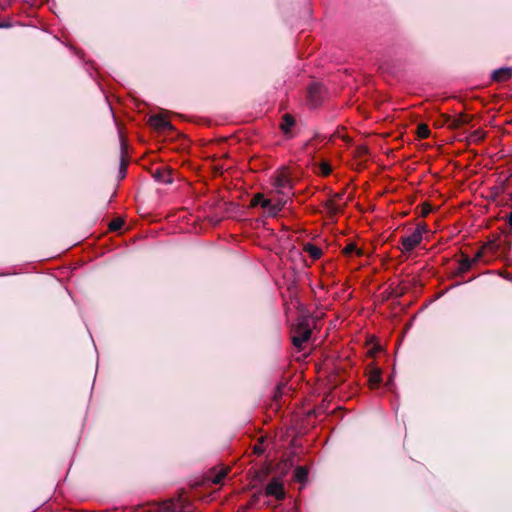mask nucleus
<instances>
[{
  "label": "nucleus",
  "mask_w": 512,
  "mask_h": 512,
  "mask_svg": "<svg viewBox=\"0 0 512 512\" xmlns=\"http://www.w3.org/2000/svg\"><path fill=\"white\" fill-rule=\"evenodd\" d=\"M368 381H369V384H370L371 388L378 387L379 384L382 381L381 371L380 370H374L373 372H371L370 375H369Z\"/></svg>",
  "instance_id": "obj_15"
},
{
  "label": "nucleus",
  "mask_w": 512,
  "mask_h": 512,
  "mask_svg": "<svg viewBox=\"0 0 512 512\" xmlns=\"http://www.w3.org/2000/svg\"><path fill=\"white\" fill-rule=\"evenodd\" d=\"M285 205V202L282 200H278L277 202L273 203L270 200V205L267 207H263V209L266 210L268 216L275 217L278 215V213L283 209Z\"/></svg>",
  "instance_id": "obj_10"
},
{
  "label": "nucleus",
  "mask_w": 512,
  "mask_h": 512,
  "mask_svg": "<svg viewBox=\"0 0 512 512\" xmlns=\"http://www.w3.org/2000/svg\"><path fill=\"white\" fill-rule=\"evenodd\" d=\"M294 477L299 482H305L308 478V470L303 466H299L295 469Z\"/></svg>",
  "instance_id": "obj_16"
},
{
  "label": "nucleus",
  "mask_w": 512,
  "mask_h": 512,
  "mask_svg": "<svg viewBox=\"0 0 512 512\" xmlns=\"http://www.w3.org/2000/svg\"><path fill=\"white\" fill-rule=\"evenodd\" d=\"M303 251L307 253L313 260H318L322 256L321 248L310 242L304 244Z\"/></svg>",
  "instance_id": "obj_9"
},
{
  "label": "nucleus",
  "mask_w": 512,
  "mask_h": 512,
  "mask_svg": "<svg viewBox=\"0 0 512 512\" xmlns=\"http://www.w3.org/2000/svg\"><path fill=\"white\" fill-rule=\"evenodd\" d=\"M327 205L332 212L336 213L339 210V208L332 201H330Z\"/></svg>",
  "instance_id": "obj_25"
},
{
  "label": "nucleus",
  "mask_w": 512,
  "mask_h": 512,
  "mask_svg": "<svg viewBox=\"0 0 512 512\" xmlns=\"http://www.w3.org/2000/svg\"><path fill=\"white\" fill-rule=\"evenodd\" d=\"M124 166H125L124 161H122L121 162V171L124 169Z\"/></svg>",
  "instance_id": "obj_31"
},
{
  "label": "nucleus",
  "mask_w": 512,
  "mask_h": 512,
  "mask_svg": "<svg viewBox=\"0 0 512 512\" xmlns=\"http://www.w3.org/2000/svg\"><path fill=\"white\" fill-rule=\"evenodd\" d=\"M503 276H504L507 280L512 281V275H510V274H505V275H503Z\"/></svg>",
  "instance_id": "obj_30"
},
{
  "label": "nucleus",
  "mask_w": 512,
  "mask_h": 512,
  "mask_svg": "<svg viewBox=\"0 0 512 512\" xmlns=\"http://www.w3.org/2000/svg\"><path fill=\"white\" fill-rule=\"evenodd\" d=\"M508 223L512 226V211L510 212L508 216Z\"/></svg>",
  "instance_id": "obj_28"
},
{
  "label": "nucleus",
  "mask_w": 512,
  "mask_h": 512,
  "mask_svg": "<svg viewBox=\"0 0 512 512\" xmlns=\"http://www.w3.org/2000/svg\"><path fill=\"white\" fill-rule=\"evenodd\" d=\"M257 499H258V496L256 494L253 495L252 500L248 503V505L245 507V509L250 508L257 501Z\"/></svg>",
  "instance_id": "obj_26"
},
{
  "label": "nucleus",
  "mask_w": 512,
  "mask_h": 512,
  "mask_svg": "<svg viewBox=\"0 0 512 512\" xmlns=\"http://www.w3.org/2000/svg\"><path fill=\"white\" fill-rule=\"evenodd\" d=\"M484 132L482 130H475L469 135V141L471 142H480L484 139Z\"/></svg>",
  "instance_id": "obj_20"
},
{
  "label": "nucleus",
  "mask_w": 512,
  "mask_h": 512,
  "mask_svg": "<svg viewBox=\"0 0 512 512\" xmlns=\"http://www.w3.org/2000/svg\"><path fill=\"white\" fill-rule=\"evenodd\" d=\"M311 333L310 319L304 316L300 317L292 329L291 339L294 347L300 350L302 345L310 339Z\"/></svg>",
  "instance_id": "obj_1"
},
{
  "label": "nucleus",
  "mask_w": 512,
  "mask_h": 512,
  "mask_svg": "<svg viewBox=\"0 0 512 512\" xmlns=\"http://www.w3.org/2000/svg\"><path fill=\"white\" fill-rule=\"evenodd\" d=\"M455 118H456L457 122H459L460 126L466 125L470 122V117L465 114H460Z\"/></svg>",
  "instance_id": "obj_21"
},
{
  "label": "nucleus",
  "mask_w": 512,
  "mask_h": 512,
  "mask_svg": "<svg viewBox=\"0 0 512 512\" xmlns=\"http://www.w3.org/2000/svg\"><path fill=\"white\" fill-rule=\"evenodd\" d=\"M417 135L421 139H426L430 136L429 127L426 124H419L417 127Z\"/></svg>",
  "instance_id": "obj_18"
},
{
  "label": "nucleus",
  "mask_w": 512,
  "mask_h": 512,
  "mask_svg": "<svg viewBox=\"0 0 512 512\" xmlns=\"http://www.w3.org/2000/svg\"><path fill=\"white\" fill-rule=\"evenodd\" d=\"M150 124L159 130L172 129V125L167 118L162 115H153L150 117Z\"/></svg>",
  "instance_id": "obj_7"
},
{
  "label": "nucleus",
  "mask_w": 512,
  "mask_h": 512,
  "mask_svg": "<svg viewBox=\"0 0 512 512\" xmlns=\"http://www.w3.org/2000/svg\"><path fill=\"white\" fill-rule=\"evenodd\" d=\"M444 122L451 129H458L461 127L456 118L449 115H444Z\"/></svg>",
  "instance_id": "obj_19"
},
{
  "label": "nucleus",
  "mask_w": 512,
  "mask_h": 512,
  "mask_svg": "<svg viewBox=\"0 0 512 512\" xmlns=\"http://www.w3.org/2000/svg\"><path fill=\"white\" fill-rule=\"evenodd\" d=\"M282 389H284V385H278L277 388H276V391L274 393V400L275 401H278L279 398L282 396Z\"/></svg>",
  "instance_id": "obj_22"
},
{
  "label": "nucleus",
  "mask_w": 512,
  "mask_h": 512,
  "mask_svg": "<svg viewBox=\"0 0 512 512\" xmlns=\"http://www.w3.org/2000/svg\"><path fill=\"white\" fill-rule=\"evenodd\" d=\"M228 469L222 468L218 472H216L214 475L211 476V481L213 484H220L222 483L223 479L227 476Z\"/></svg>",
  "instance_id": "obj_17"
},
{
  "label": "nucleus",
  "mask_w": 512,
  "mask_h": 512,
  "mask_svg": "<svg viewBox=\"0 0 512 512\" xmlns=\"http://www.w3.org/2000/svg\"><path fill=\"white\" fill-rule=\"evenodd\" d=\"M251 205L252 206L260 205L262 208L267 207L270 205V199H266V198H264L263 194L257 193L253 196V198L251 200Z\"/></svg>",
  "instance_id": "obj_14"
},
{
  "label": "nucleus",
  "mask_w": 512,
  "mask_h": 512,
  "mask_svg": "<svg viewBox=\"0 0 512 512\" xmlns=\"http://www.w3.org/2000/svg\"><path fill=\"white\" fill-rule=\"evenodd\" d=\"M154 177L157 181L162 183H172L173 181L171 173L164 169H157Z\"/></svg>",
  "instance_id": "obj_12"
},
{
  "label": "nucleus",
  "mask_w": 512,
  "mask_h": 512,
  "mask_svg": "<svg viewBox=\"0 0 512 512\" xmlns=\"http://www.w3.org/2000/svg\"><path fill=\"white\" fill-rule=\"evenodd\" d=\"M342 252L346 256H351L352 254H355L356 256L361 257L363 255L362 249L358 248L355 243L347 244Z\"/></svg>",
  "instance_id": "obj_13"
},
{
  "label": "nucleus",
  "mask_w": 512,
  "mask_h": 512,
  "mask_svg": "<svg viewBox=\"0 0 512 512\" xmlns=\"http://www.w3.org/2000/svg\"><path fill=\"white\" fill-rule=\"evenodd\" d=\"M482 251H478L473 258H469L468 256L463 257L459 262V272L465 273L471 269L473 264L477 263L482 259Z\"/></svg>",
  "instance_id": "obj_5"
},
{
  "label": "nucleus",
  "mask_w": 512,
  "mask_h": 512,
  "mask_svg": "<svg viewBox=\"0 0 512 512\" xmlns=\"http://www.w3.org/2000/svg\"><path fill=\"white\" fill-rule=\"evenodd\" d=\"M264 494L268 497H273L277 501H282L286 497V492L283 482L278 478H272L265 487Z\"/></svg>",
  "instance_id": "obj_3"
},
{
  "label": "nucleus",
  "mask_w": 512,
  "mask_h": 512,
  "mask_svg": "<svg viewBox=\"0 0 512 512\" xmlns=\"http://www.w3.org/2000/svg\"><path fill=\"white\" fill-rule=\"evenodd\" d=\"M121 225H122V222H120V221H114V222H112V223H111L110 228H111L112 230H116V229L120 228V227H121Z\"/></svg>",
  "instance_id": "obj_24"
},
{
  "label": "nucleus",
  "mask_w": 512,
  "mask_h": 512,
  "mask_svg": "<svg viewBox=\"0 0 512 512\" xmlns=\"http://www.w3.org/2000/svg\"><path fill=\"white\" fill-rule=\"evenodd\" d=\"M428 231V226L424 222L418 223L415 230L411 234L401 237L400 243L402 245V251L404 253L412 252L421 244L423 235Z\"/></svg>",
  "instance_id": "obj_2"
},
{
  "label": "nucleus",
  "mask_w": 512,
  "mask_h": 512,
  "mask_svg": "<svg viewBox=\"0 0 512 512\" xmlns=\"http://www.w3.org/2000/svg\"><path fill=\"white\" fill-rule=\"evenodd\" d=\"M322 91V87L320 84H313L308 89V97L311 103L316 106L319 103V95Z\"/></svg>",
  "instance_id": "obj_11"
},
{
  "label": "nucleus",
  "mask_w": 512,
  "mask_h": 512,
  "mask_svg": "<svg viewBox=\"0 0 512 512\" xmlns=\"http://www.w3.org/2000/svg\"><path fill=\"white\" fill-rule=\"evenodd\" d=\"M295 125V119L290 114H284L280 123V129L287 138H291V130Z\"/></svg>",
  "instance_id": "obj_6"
},
{
  "label": "nucleus",
  "mask_w": 512,
  "mask_h": 512,
  "mask_svg": "<svg viewBox=\"0 0 512 512\" xmlns=\"http://www.w3.org/2000/svg\"><path fill=\"white\" fill-rule=\"evenodd\" d=\"M120 141H121V148L123 150L125 148V141L122 136H120Z\"/></svg>",
  "instance_id": "obj_27"
},
{
  "label": "nucleus",
  "mask_w": 512,
  "mask_h": 512,
  "mask_svg": "<svg viewBox=\"0 0 512 512\" xmlns=\"http://www.w3.org/2000/svg\"><path fill=\"white\" fill-rule=\"evenodd\" d=\"M492 77L495 81H498V82L507 81L512 77V68H510V67L499 68L493 72Z\"/></svg>",
  "instance_id": "obj_8"
},
{
  "label": "nucleus",
  "mask_w": 512,
  "mask_h": 512,
  "mask_svg": "<svg viewBox=\"0 0 512 512\" xmlns=\"http://www.w3.org/2000/svg\"><path fill=\"white\" fill-rule=\"evenodd\" d=\"M430 210H431V209H430V207L428 206L427 208H425V209H424L423 214H424V215H427V214L430 212Z\"/></svg>",
  "instance_id": "obj_29"
},
{
  "label": "nucleus",
  "mask_w": 512,
  "mask_h": 512,
  "mask_svg": "<svg viewBox=\"0 0 512 512\" xmlns=\"http://www.w3.org/2000/svg\"><path fill=\"white\" fill-rule=\"evenodd\" d=\"M273 186L276 188L278 193L283 195L292 189L291 179L285 170L279 172L274 177Z\"/></svg>",
  "instance_id": "obj_4"
},
{
  "label": "nucleus",
  "mask_w": 512,
  "mask_h": 512,
  "mask_svg": "<svg viewBox=\"0 0 512 512\" xmlns=\"http://www.w3.org/2000/svg\"><path fill=\"white\" fill-rule=\"evenodd\" d=\"M320 168L323 175H329L331 172V167L327 163H322Z\"/></svg>",
  "instance_id": "obj_23"
}]
</instances>
